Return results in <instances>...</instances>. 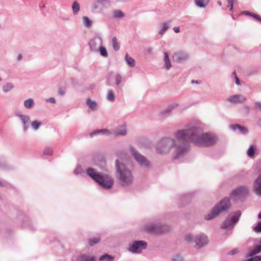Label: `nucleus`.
Here are the masks:
<instances>
[{"label": "nucleus", "mask_w": 261, "mask_h": 261, "mask_svg": "<svg viewBox=\"0 0 261 261\" xmlns=\"http://www.w3.org/2000/svg\"><path fill=\"white\" fill-rule=\"evenodd\" d=\"M173 135L176 140L183 142L177 143L173 138L163 137L155 144L157 153L167 154L175 148L173 159L176 160L184 156L188 151L190 146L186 142L198 146H208L214 145L217 141L215 135L203 133L200 122L196 120L188 123L184 128L175 131Z\"/></svg>", "instance_id": "1"}, {"label": "nucleus", "mask_w": 261, "mask_h": 261, "mask_svg": "<svg viewBox=\"0 0 261 261\" xmlns=\"http://www.w3.org/2000/svg\"><path fill=\"white\" fill-rule=\"evenodd\" d=\"M132 162L120 158L115 161V174L119 184L123 187H127L133 181Z\"/></svg>", "instance_id": "2"}, {"label": "nucleus", "mask_w": 261, "mask_h": 261, "mask_svg": "<svg viewBox=\"0 0 261 261\" xmlns=\"http://www.w3.org/2000/svg\"><path fill=\"white\" fill-rule=\"evenodd\" d=\"M86 173L103 189H110L113 185L114 180L112 177L108 174L100 173L93 168H88Z\"/></svg>", "instance_id": "3"}, {"label": "nucleus", "mask_w": 261, "mask_h": 261, "mask_svg": "<svg viewBox=\"0 0 261 261\" xmlns=\"http://www.w3.org/2000/svg\"><path fill=\"white\" fill-rule=\"evenodd\" d=\"M142 229L149 233L159 235L168 232L170 226L158 221H150L145 223Z\"/></svg>", "instance_id": "4"}, {"label": "nucleus", "mask_w": 261, "mask_h": 261, "mask_svg": "<svg viewBox=\"0 0 261 261\" xmlns=\"http://www.w3.org/2000/svg\"><path fill=\"white\" fill-rule=\"evenodd\" d=\"M230 207L229 199L225 197L217 203L213 208L211 212L205 215V219L207 220H212L217 217L219 214L227 211Z\"/></svg>", "instance_id": "5"}, {"label": "nucleus", "mask_w": 261, "mask_h": 261, "mask_svg": "<svg viewBox=\"0 0 261 261\" xmlns=\"http://www.w3.org/2000/svg\"><path fill=\"white\" fill-rule=\"evenodd\" d=\"M129 151L137 163L142 167L149 168L151 166L150 162L146 157L141 154L134 147L130 146Z\"/></svg>", "instance_id": "6"}, {"label": "nucleus", "mask_w": 261, "mask_h": 261, "mask_svg": "<svg viewBox=\"0 0 261 261\" xmlns=\"http://www.w3.org/2000/svg\"><path fill=\"white\" fill-rule=\"evenodd\" d=\"M242 213L238 210L233 213H231L223 222L221 228L223 229H231L238 222Z\"/></svg>", "instance_id": "7"}, {"label": "nucleus", "mask_w": 261, "mask_h": 261, "mask_svg": "<svg viewBox=\"0 0 261 261\" xmlns=\"http://www.w3.org/2000/svg\"><path fill=\"white\" fill-rule=\"evenodd\" d=\"M147 247V243L144 241H135L129 245L128 251L133 253H140Z\"/></svg>", "instance_id": "8"}, {"label": "nucleus", "mask_w": 261, "mask_h": 261, "mask_svg": "<svg viewBox=\"0 0 261 261\" xmlns=\"http://www.w3.org/2000/svg\"><path fill=\"white\" fill-rule=\"evenodd\" d=\"M102 39L97 36L94 37L89 42L90 49L92 51H98L99 47L102 45Z\"/></svg>", "instance_id": "9"}, {"label": "nucleus", "mask_w": 261, "mask_h": 261, "mask_svg": "<svg viewBox=\"0 0 261 261\" xmlns=\"http://www.w3.org/2000/svg\"><path fill=\"white\" fill-rule=\"evenodd\" d=\"M194 242L196 243V246L198 248H200L207 244L208 240L205 234L200 233L195 237Z\"/></svg>", "instance_id": "10"}, {"label": "nucleus", "mask_w": 261, "mask_h": 261, "mask_svg": "<svg viewBox=\"0 0 261 261\" xmlns=\"http://www.w3.org/2000/svg\"><path fill=\"white\" fill-rule=\"evenodd\" d=\"M172 57L175 62L180 63L186 61L189 58V55L186 52L178 51L175 53Z\"/></svg>", "instance_id": "11"}, {"label": "nucleus", "mask_w": 261, "mask_h": 261, "mask_svg": "<svg viewBox=\"0 0 261 261\" xmlns=\"http://www.w3.org/2000/svg\"><path fill=\"white\" fill-rule=\"evenodd\" d=\"M127 133V128L126 124H122L118 125L113 129L112 132V135L117 136H124Z\"/></svg>", "instance_id": "12"}, {"label": "nucleus", "mask_w": 261, "mask_h": 261, "mask_svg": "<svg viewBox=\"0 0 261 261\" xmlns=\"http://www.w3.org/2000/svg\"><path fill=\"white\" fill-rule=\"evenodd\" d=\"M247 98L242 94H235L228 97L226 100L232 103H242L245 101Z\"/></svg>", "instance_id": "13"}, {"label": "nucleus", "mask_w": 261, "mask_h": 261, "mask_svg": "<svg viewBox=\"0 0 261 261\" xmlns=\"http://www.w3.org/2000/svg\"><path fill=\"white\" fill-rule=\"evenodd\" d=\"M96 258L94 255H90L82 253L75 256L74 261H96Z\"/></svg>", "instance_id": "14"}, {"label": "nucleus", "mask_w": 261, "mask_h": 261, "mask_svg": "<svg viewBox=\"0 0 261 261\" xmlns=\"http://www.w3.org/2000/svg\"><path fill=\"white\" fill-rule=\"evenodd\" d=\"M248 192V189L246 186H242L234 190L231 193V197L244 196Z\"/></svg>", "instance_id": "15"}, {"label": "nucleus", "mask_w": 261, "mask_h": 261, "mask_svg": "<svg viewBox=\"0 0 261 261\" xmlns=\"http://www.w3.org/2000/svg\"><path fill=\"white\" fill-rule=\"evenodd\" d=\"M230 128L234 131L238 130L243 135H246L248 133V129L247 127L238 124L230 125Z\"/></svg>", "instance_id": "16"}, {"label": "nucleus", "mask_w": 261, "mask_h": 261, "mask_svg": "<svg viewBox=\"0 0 261 261\" xmlns=\"http://www.w3.org/2000/svg\"><path fill=\"white\" fill-rule=\"evenodd\" d=\"M102 135L107 136L112 135V132L107 128L102 129H97L90 134V136L92 137L94 135Z\"/></svg>", "instance_id": "17"}, {"label": "nucleus", "mask_w": 261, "mask_h": 261, "mask_svg": "<svg viewBox=\"0 0 261 261\" xmlns=\"http://www.w3.org/2000/svg\"><path fill=\"white\" fill-rule=\"evenodd\" d=\"M17 116L20 118L23 124V129L25 132L29 127L28 124L30 121V117L28 115L22 114H17Z\"/></svg>", "instance_id": "18"}, {"label": "nucleus", "mask_w": 261, "mask_h": 261, "mask_svg": "<svg viewBox=\"0 0 261 261\" xmlns=\"http://www.w3.org/2000/svg\"><path fill=\"white\" fill-rule=\"evenodd\" d=\"M254 190L255 193L261 195V175L254 181L253 185Z\"/></svg>", "instance_id": "19"}, {"label": "nucleus", "mask_w": 261, "mask_h": 261, "mask_svg": "<svg viewBox=\"0 0 261 261\" xmlns=\"http://www.w3.org/2000/svg\"><path fill=\"white\" fill-rule=\"evenodd\" d=\"M163 60L164 62V67L167 70L170 69L172 66V64L168 53L166 52L164 53V58Z\"/></svg>", "instance_id": "20"}, {"label": "nucleus", "mask_w": 261, "mask_h": 261, "mask_svg": "<svg viewBox=\"0 0 261 261\" xmlns=\"http://www.w3.org/2000/svg\"><path fill=\"white\" fill-rule=\"evenodd\" d=\"M259 243V245H256L253 249L249 251L248 256L252 257L253 255L261 252V240Z\"/></svg>", "instance_id": "21"}, {"label": "nucleus", "mask_w": 261, "mask_h": 261, "mask_svg": "<svg viewBox=\"0 0 261 261\" xmlns=\"http://www.w3.org/2000/svg\"><path fill=\"white\" fill-rule=\"evenodd\" d=\"M88 107L93 111H95L97 109V103L95 101L90 99H88L86 102Z\"/></svg>", "instance_id": "22"}, {"label": "nucleus", "mask_w": 261, "mask_h": 261, "mask_svg": "<svg viewBox=\"0 0 261 261\" xmlns=\"http://www.w3.org/2000/svg\"><path fill=\"white\" fill-rule=\"evenodd\" d=\"M34 101L32 98H29L24 101V106L27 109H31L34 106Z\"/></svg>", "instance_id": "23"}, {"label": "nucleus", "mask_w": 261, "mask_h": 261, "mask_svg": "<svg viewBox=\"0 0 261 261\" xmlns=\"http://www.w3.org/2000/svg\"><path fill=\"white\" fill-rule=\"evenodd\" d=\"M169 27V24L167 22L162 23L160 25V30L159 32V34L161 35H163L165 32L167 30Z\"/></svg>", "instance_id": "24"}, {"label": "nucleus", "mask_w": 261, "mask_h": 261, "mask_svg": "<svg viewBox=\"0 0 261 261\" xmlns=\"http://www.w3.org/2000/svg\"><path fill=\"white\" fill-rule=\"evenodd\" d=\"M210 0H195L196 6L199 7H205L209 3Z\"/></svg>", "instance_id": "25"}, {"label": "nucleus", "mask_w": 261, "mask_h": 261, "mask_svg": "<svg viewBox=\"0 0 261 261\" xmlns=\"http://www.w3.org/2000/svg\"><path fill=\"white\" fill-rule=\"evenodd\" d=\"M125 61L127 64L130 67H134L135 66V61L134 59L128 56V54H126L125 57Z\"/></svg>", "instance_id": "26"}, {"label": "nucleus", "mask_w": 261, "mask_h": 261, "mask_svg": "<svg viewBox=\"0 0 261 261\" xmlns=\"http://www.w3.org/2000/svg\"><path fill=\"white\" fill-rule=\"evenodd\" d=\"M14 87L13 84L11 83H7L3 87V90L4 92L7 93L13 89Z\"/></svg>", "instance_id": "27"}, {"label": "nucleus", "mask_w": 261, "mask_h": 261, "mask_svg": "<svg viewBox=\"0 0 261 261\" xmlns=\"http://www.w3.org/2000/svg\"><path fill=\"white\" fill-rule=\"evenodd\" d=\"M114 258L113 256L108 255V254H105L103 255H101L99 258V261H114Z\"/></svg>", "instance_id": "28"}, {"label": "nucleus", "mask_w": 261, "mask_h": 261, "mask_svg": "<svg viewBox=\"0 0 261 261\" xmlns=\"http://www.w3.org/2000/svg\"><path fill=\"white\" fill-rule=\"evenodd\" d=\"M112 45L114 49L117 51L120 48V44L117 41L116 37H114L112 40Z\"/></svg>", "instance_id": "29"}, {"label": "nucleus", "mask_w": 261, "mask_h": 261, "mask_svg": "<svg viewBox=\"0 0 261 261\" xmlns=\"http://www.w3.org/2000/svg\"><path fill=\"white\" fill-rule=\"evenodd\" d=\"M107 99L111 102L114 101L115 99V97L114 92H113L112 90H110L108 91L107 95Z\"/></svg>", "instance_id": "30"}, {"label": "nucleus", "mask_w": 261, "mask_h": 261, "mask_svg": "<svg viewBox=\"0 0 261 261\" xmlns=\"http://www.w3.org/2000/svg\"><path fill=\"white\" fill-rule=\"evenodd\" d=\"M255 147L253 145L250 146L247 150V154L250 158H253L254 155Z\"/></svg>", "instance_id": "31"}, {"label": "nucleus", "mask_w": 261, "mask_h": 261, "mask_svg": "<svg viewBox=\"0 0 261 261\" xmlns=\"http://www.w3.org/2000/svg\"><path fill=\"white\" fill-rule=\"evenodd\" d=\"M100 240L99 237H95L91 239H90L88 241V244L89 246H93L95 244H97Z\"/></svg>", "instance_id": "32"}, {"label": "nucleus", "mask_w": 261, "mask_h": 261, "mask_svg": "<svg viewBox=\"0 0 261 261\" xmlns=\"http://www.w3.org/2000/svg\"><path fill=\"white\" fill-rule=\"evenodd\" d=\"M41 122L40 121L35 120L31 123V126L33 129L36 130L38 129L39 127L41 126Z\"/></svg>", "instance_id": "33"}, {"label": "nucleus", "mask_w": 261, "mask_h": 261, "mask_svg": "<svg viewBox=\"0 0 261 261\" xmlns=\"http://www.w3.org/2000/svg\"><path fill=\"white\" fill-rule=\"evenodd\" d=\"M98 50L99 51L100 54L104 57H107L108 56L107 51L105 47H103L102 45H101L99 48Z\"/></svg>", "instance_id": "34"}, {"label": "nucleus", "mask_w": 261, "mask_h": 261, "mask_svg": "<svg viewBox=\"0 0 261 261\" xmlns=\"http://www.w3.org/2000/svg\"><path fill=\"white\" fill-rule=\"evenodd\" d=\"M83 22L86 27L89 28L92 23V21L89 17H84Z\"/></svg>", "instance_id": "35"}, {"label": "nucleus", "mask_w": 261, "mask_h": 261, "mask_svg": "<svg viewBox=\"0 0 261 261\" xmlns=\"http://www.w3.org/2000/svg\"><path fill=\"white\" fill-rule=\"evenodd\" d=\"M53 150L50 147H45L43 151V155H50L52 154Z\"/></svg>", "instance_id": "36"}, {"label": "nucleus", "mask_w": 261, "mask_h": 261, "mask_svg": "<svg viewBox=\"0 0 261 261\" xmlns=\"http://www.w3.org/2000/svg\"><path fill=\"white\" fill-rule=\"evenodd\" d=\"M122 82V76L121 75L119 74V73H117L115 75V83H116V85L117 86H119L120 84V83H121Z\"/></svg>", "instance_id": "37"}, {"label": "nucleus", "mask_w": 261, "mask_h": 261, "mask_svg": "<svg viewBox=\"0 0 261 261\" xmlns=\"http://www.w3.org/2000/svg\"><path fill=\"white\" fill-rule=\"evenodd\" d=\"M84 172L83 169H82L81 165H77L75 170H74V174L75 175H78L81 174Z\"/></svg>", "instance_id": "38"}, {"label": "nucleus", "mask_w": 261, "mask_h": 261, "mask_svg": "<svg viewBox=\"0 0 261 261\" xmlns=\"http://www.w3.org/2000/svg\"><path fill=\"white\" fill-rule=\"evenodd\" d=\"M241 15H247L249 16H259L257 14H255L254 13H251L247 11H243L241 13Z\"/></svg>", "instance_id": "39"}, {"label": "nucleus", "mask_w": 261, "mask_h": 261, "mask_svg": "<svg viewBox=\"0 0 261 261\" xmlns=\"http://www.w3.org/2000/svg\"><path fill=\"white\" fill-rule=\"evenodd\" d=\"M177 106V104L174 103L169 106L166 109L164 110V113H169L173 109L176 107Z\"/></svg>", "instance_id": "40"}, {"label": "nucleus", "mask_w": 261, "mask_h": 261, "mask_svg": "<svg viewBox=\"0 0 261 261\" xmlns=\"http://www.w3.org/2000/svg\"><path fill=\"white\" fill-rule=\"evenodd\" d=\"M72 9L74 13L79 11L80 9V6L77 3L74 2L73 4Z\"/></svg>", "instance_id": "41"}, {"label": "nucleus", "mask_w": 261, "mask_h": 261, "mask_svg": "<svg viewBox=\"0 0 261 261\" xmlns=\"http://www.w3.org/2000/svg\"><path fill=\"white\" fill-rule=\"evenodd\" d=\"M237 0H227V7L231 10L233 8V4Z\"/></svg>", "instance_id": "42"}, {"label": "nucleus", "mask_w": 261, "mask_h": 261, "mask_svg": "<svg viewBox=\"0 0 261 261\" xmlns=\"http://www.w3.org/2000/svg\"><path fill=\"white\" fill-rule=\"evenodd\" d=\"M185 240L188 242H192L194 240V237L192 234L189 233L186 236Z\"/></svg>", "instance_id": "43"}, {"label": "nucleus", "mask_w": 261, "mask_h": 261, "mask_svg": "<svg viewBox=\"0 0 261 261\" xmlns=\"http://www.w3.org/2000/svg\"><path fill=\"white\" fill-rule=\"evenodd\" d=\"M254 230L256 232H261V221L259 222L256 226L254 227Z\"/></svg>", "instance_id": "44"}, {"label": "nucleus", "mask_w": 261, "mask_h": 261, "mask_svg": "<svg viewBox=\"0 0 261 261\" xmlns=\"http://www.w3.org/2000/svg\"><path fill=\"white\" fill-rule=\"evenodd\" d=\"M124 14L120 10H116L114 11V16H123Z\"/></svg>", "instance_id": "45"}, {"label": "nucleus", "mask_w": 261, "mask_h": 261, "mask_svg": "<svg viewBox=\"0 0 261 261\" xmlns=\"http://www.w3.org/2000/svg\"><path fill=\"white\" fill-rule=\"evenodd\" d=\"M173 261H182L183 257L179 255H176L172 257Z\"/></svg>", "instance_id": "46"}, {"label": "nucleus", "mask_w": 261, "mask_h": 261, "mask_svg": "<svg viewBox=\"0 0 261 261\" xmlns=\"http://www.w3.org/2000/svg\"><path fill=\"white\" fill-rule=\"evenodd\" d=\"M66 93V89L65 87H60L59 89L58 94L61 96H63Z\"/></svg>", "instance_id": "47"}, {"label": "nucleus", "mask_w": 261, "mask_h": 261, "mask_svg": "<svg viewBox=\"0 0 261 261\" xmlns=\"http://www.w3.org/2000/svg\"><path fill=\"white\" fill-rule=\"evenodd\" d=\"M254 108L257 111H261V102H256L254 104Z\"/></svg>", "instance_id": "48"}, {"label": "nucleus", "mask_w": 261, "mask_h": 261, "mask_svg": "<svg viewBox=\"0 0 261 261\" xmlns=\"http://www.w3.org/2000/svg\"><path fill=\"white\" fill-rule=\"evenodd\" d=\"M243 110L244 113L248 115L250 112V108L248 106H244L243 107Z\"/></svg>", "instance_id": "49"}, {"label": "nucleus", "mask_w": 261, "mask_h": 261, "mask_svg": "<svg viewBox=\"0 0 261 261\" xmlns=\"http://www.w3.org/2000/svg\"><path fill=\"white\" fill-rule=\"evenodd\" d=\"M238 252H239L238 249V248H235V249H233L232 250H231V251H229V252H228L227 254L234 255L236 253H237Z\"/></svg>", "instance_id": "50"}, {"label": "nucleus", "mask_w": 261, "mask_h": 261, "mask_svg": "<svg viewBox=\"0 0 261 261\" xmlns=\"http://www.w3.org/2000/svg\"><path fill=\"white\" fill-rule=\"evenodd\" d=\"M47 102H49L52 103H55L56 102V99L54 98L51 97L46 99Z\"/></svg>", "instance_id": "51"}, {"label": "nucleus", "mask_w": 261, "mask_h": 261, "mask_svg": "<svg viewBox=\"0 0 261 261\" xmlns=\"http://www.w3.org/2000/svg\"><path fill=\"white\" fill-rule=\"evenodd\" d=\"M233 74H234L235 75L236 84L238 85H240V80H239V78L236 75V71H234L233 72Z\"/></svg>", "instance_id": "52"}, {"label": "nucleus", "mask_w": 261, "mask_h": 261, "mask_svg": "<svg viewBox=\"0 0 261 261\" xmlns=\"http://www.w3.org/2000/svg\"><path fill=\"white\" fill-rule=\"evenodd\" d=\"M152 50H153V49L151 47H149L146 49V51L149 54H151L152 53Z\"/></svg>", "instance_id": "53"}, {"label": "nucleus", "mask_w": 261, "mask_h": 261, "mask_svg": "<svg viewBox=\"0 0 261 261\" xmlns=\"http://www.w3.org/2000/svg\"><path fill=\"white\" fill-rule=\"evenodd\" d=\"M173 30L175 33H179L180 31L179 28L178 27H176L173 28Z\"/></svg>", "instance_id": "54"}, {"label": "nucleus", "mask_w": 261, "mask_h": 261, "mask_svg": "<svg viewBox=\"0 0 261 261\" xmlns=\"http://www.w3.org/2000/svg\"><path fill=\"white\" fill-rule=\"evenodd\" d=\"M22 55L21 54H18L17 57V60L18 61H20L22 60Z\"/></svg>", "instance_id": "55"}, {"label": "nucleus", "mask_w": 261, "mask_h": 261, "mask_svg": "<svg viewBox=\"0 0 261 261\" xmlns=\"http://www.w3.org/2000/svg\"><path fill=\"white\" fill-rule=\"evenodd\" d=\"M257 125L261 128V118L258 120Z\"/></svg>", "instance_id": "56"}, {"label": "nucleus", "mask_w": 261, "mask_h": 261, "mask_svg": "<svg viewBox=\"0 0 261 261\" xmlns=\"http://www.w3.org/2000/svg\"><path fill=\"white\" fill-rule=\"evenodd\" d=\"M256 21H260L261 22V17H253Z\"/></svg>", "instance_id": "57"}, {"label": "nucleus", "mask_w": 261, "mask_h": 261, "mask_svg": "<svg viewBox=\"0 0 261 261\" xmlns=\"http://www.w3.org/2000/svg\"><path fill=\"white\" fill-rule=\"evenodd\" d=\"M218 4H219V6H221V5H222V3H221V2H220V1H219V2H218Z\"/></svg>", "instance_id": "58"}, {"label": "nucleus", "mask_w": 261, "mask_h": 261, "mask_svg": "<svg viewBox=\"0 0 261 261\" xmlns=\"http://www.w3.org/2000/svg\"><path fill=\"white\" fill-rule=\"evenodd\" d=\"M0 186H3V183L1 180H0Z\"/></svg>", "instance_id": "59"}, {"label": "nucleus", "mask_w": 261, "mask_h": 261, "mask_svg": "<svg viewBox=\"0 0 261 261\" xmlns=\"http://www.w3.org/2000/svg\"><path fill=\"white\" fill-rule=\"evenodd\" d=\"M258 257L259 258L258 259V261H261V255H258Z\"/></svg>", "instance_id": "60"}, {"label": "nucleus", "mask_w": 261, "mask_h": 261, "mask_svg": "<svg viewBox=\"0 0 261 261\" xmlns=\"http://www.w3.org/2000/svg\"><path fill=\"white\" fill-rule=\"evenodd\" d=\"M258 217L261 219V212L258 215Z\"/></svg>", "instance_id": "61"}, {"label": "nucleus", "mask_w": 261, "mask_h": 261, "mask_svg": "<svg viewBox=\"0 0 261 261\" xmlns=\"http://www.w3.org/2000/svg\"><path fill=\"white\" fill-rule=\"evenodd\" d=\"M188 197H189V196H184V198L186 199V198H188Z\"/></svg>", "instance_id": "62"}, {"label": "nucleus", "mask_w": 261, "mask_h": 261, "mask_svg": "<svg viewBox=\"0 0 261 261\" xmlns=\"http://www.w3.org/2000/svg\"><path fill=\"white\" fill-rule=\"evenodd\" d=\"M1 81V79H0V81Z\"/></svg>", "instance_id": "63"}]
</instances>
